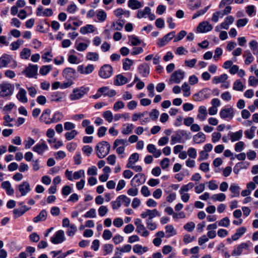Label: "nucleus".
<instances>
[{
  "label": "nucleus",
  "instance_id": "nucleus-1",
  "mask_svg": "<svg viewBox=\"0 0 258 258\" xmlns=\"http://www.w3.org/2000/svg\"><path fill=\"white\" fill-rule=\"evenodd\" d=\"M15 90V85L7 82L0 84V97H9L11 96Z\"/></svg>",
  "mask_w": 258,
  "mask_h": 258
},
{
  "label": "nucleus",
  "instance_id": "nucleus-2",
  "mask_svg": "<svg viewBox=\"0 0 258 258\" xmlns=\"http://www.w3.org/2000/svg\"><path fill=\"white\" fill-rule=\"evenodd\" d=\"M219 114L222 119L227 121H230L234 117V109L232 107H225L221 109Z\"/></svg>",
  "mask_w": 258,
  "mask_h": 258
},
{
  "label": "nucleus",
  "instance_id": "nucleus-3",
  "mask_svg": "<svg viewBox=\"0 0 258 258\" xmlns=\"http://www.w3.org/2000/svg\"><path fill=\"white\" fill-rule=\"evenodd\" d=\"M110 145L106 141H103L98 144V157L101 158L106 156L109 152Z\"/></svg>",
  "mask_w": 258,
  "mask_h": 258
},
{
  "label": "nucleus",
  "instance_id": "nucleus-4",
  "mask_svg": "<svg viewBox=\"0 0 258 258\" xmlns=\"http://www.w3.org/2000/svg\"><path fill=\"white\" fill-rule=\"evenodd\" d=\"M12 61L13 62V64L11 66V67L12 68H16L17 66V62L13 59L12 56L7 54H4L0 57V69L6 67Z\"/></svg>",
  "mask_w": 258,
  "mask_h": 258
},
{
  "label": "nucleus",
  "instance_id": "nucleus-5",
  "mask_svg": "<svg viewBox=\"0 0 258 258\" xmlns=\"http://www.w3.org/2000/svg\"><path fill=\"white\" fill-rule=\"evenodd\" d=\"M184 77V72L181 70H178L174 72L171 75L169 79L170 84H179L183 79Z\"/></svg>",
  "mask_w": 258,
  "mask_h": 258
},
{
  "label": "nucleus",
  "instance_id": "nucleus-6",
  "mask_svg": "<svg viewBox=\"0 0 258 258\" xmlns=\"http://www.w3.org/2000/svg\"><path fill=\"white\" fill-rule=\"evenodd\" d=\"M113 73L112 67L109 64H104L100 69L99 75L102 78L107 79L111 76Z\"/></svg>",
  "mask_w": 258,
  "mask_h": 258
},
{
  "label": "nucleus",
  "instance_id": "nucleus-7",
  "mask_svg": "<svg viewBox=\"0 0 258 258\" xmlns=\"http://www.w3.org/2000/svg\"><path fill=\"white\" fill-rule=\"evenodd\" d=\"M38 67L37 65L29 64L22 72L28 78H36L37 75Z\"/></svg>",
  "mask_w": 258,
  "mask_h": 258
},
{
  "label": "nucleus",
  "instance_id": "nucleus-8",
  "mask_svg": "<svg viewBox=\"0 0 258 258\" xmlns=\"http://www.w3.org/2000/svg\"><path fill=\"white\" fill-rule=\"evenodd\" d=\"M86 92V90L83 87L75 89L69 96L71 100H76L81 98Z\"/></svg>",
  "mask_w": 258,
  "mask_h": 258
},
{
  "label": "nucleus",
  "instance_id": "nucleus-9",
  "mask_svg": "<svg viewBox=\"0 0 258 258\" xmlns=\"http://www.w3.org/2000/svg\"><path fill=\"white\" fill-rule=\"evenodd\" d=\"M64 233L62 230H59L56 232L54 235L50 239L51 242L54 244L61 243L64 241Z\"/></svg>",
  "mask_w": 258,
  "mask_h": 258
},
{
  "label": "nucleus",
  "instance_id": "nucleus-10",
  "mask_svg": "<svg viewBox=\"0 0 258 258\" xmlns=\"http://www.w3.org/2000/svg\"><path fill=\"white\" fill-rule=\"evenodd\" d=\"M116 93L114 90L110 89L108 87H103L98 90V98L101 95L112 97L116 95Z\"/></svg>",
  "mask_w": 258,
  "mask_h": 258
},
{
  "label": "nucleus",
  "instance_id": "nucleus-11",
  "mask_svg": "<svg viewBox=\"0 0 258 258\" xmlns=\"http://www.w3.org/2000/svg\"><path fill=\"white\" fill-rule=\"evenodd\" d=\"M48 147L46 142L44 141H42L35 145L33 147L32 150L34 152H36L39 155H42L44 152L48 149Z\"/></svg>",
  "mask_w": 258,
  "mask_h": 258
},
{
  "label": "nucleus",
  "instance_id": "nucleus-12",
  "mask_svg": "<svg viewBox=\"0 0 258 258\" xmlns=\"http://www.w3.org/2000/svg\"><path fill=\"white\" fill-rule=\"evenodd\" d=\"M76 75L75 70L71 68L65 69L62 72L63 77L68 80L73 81L76 78Z\"/></svg>",
  "mask_w": 258,
  "mask_h": 258
},
{
  "label": "nucleus",
  "instance_id": "nucleus-13",
  "mask_svg": "<svg viewBox=\"0 0 258 258\" xmlns=\"http://www.w3.org/2000/svg\"><path fill=\"white\" fill-rule=\"evenodd\" d=\"M186 134V132L184 130L177 131L174 135L172 136L171 139V144L174 145L177 143H181L182 137Z\"/></svg>",
  "mask_w": 258,
  "mask_h": 258
},
{
  "label": "nucleus",
  "instance_id": "nucleus-14",
  "mask_svg": "<svg viewBox=\"0 0 258 258\" xmlns=\"http://www.w3.org/2000/svg\"><path fill=\"white\" fill-rule=\"evenodd\" d=\"M95 68L93 64H89L86 66L80 65L77 68V71L81 74L88 75L91 73Z\"/></svg>",
  "mask_w": 258,
  "mask_h": 258
},
{
  "label": "nucleus",
  "instance_id": "nucleus-15",
  "mask_svg": "<svg viewBox=\"0 0 258 258\" xmlns=\"http://www.w3.org/2000/svg\"><path fill=\"white\" fill-rule=\"evenodd\" d=\"M18 187L22 196H26L31 190L30 185L27 181L23 182L18 185Z\"/></svg>",
  "mask_w": 258,
  "mask_h": 258
},
{
  "label": "nucleus",
  "instance_id": "nucleus-16",
  "mask_svg": "<svg viewBox=\"0 0 258 258\" xmlns=\"http://www.w3.org/2000/svg\"><path fill=\"white\" fill-rule=\"evenodd\" d=\"M213 29L212 26L207 21L200 23L197 27V31L200 33L209 32Z\"/></svg>",
  "mask_w": 258,
  "mask_h": 258
},
{
  "label": "nucleus",
  "instance_id": "nucleus-17",
  "mask_svg": "<svg viewBox=\"0 0 258 258\" xmlns=\"http://www.w3.org/2000/svg\"><path fill=\"white\" fill-rule=\"evenodd\" d=\"M249 245L247 243H242L238 245L232 252V256L240 255L244 250L248 249Z\"/></svg>",
  "mask_w": 258,
  "mask_h": 258
},
{
  "label": "nucleus",
  "instance_id": "nucleus-18",
  "mask_svg": "<svg viewBox=\"0 0 258 258\" xmlns=\"http://www.w3.org/2000/svg\"><path fill=\"white\" fill-rule=\"evenodd\" d=\"M145 181V176L143 174H136L131 180V184L136 186L143 184Z\"/></svg>",
  "mask_w": 258,
  "mask_h": 258
},
{
  "label": "nucleus",
  "instance_id": "nucleus-19",
  "mask_svg": "<svg viewBox=\"0 0 258 258\" xmlns=\"http://www.w3.org/2000/svg\"><path fill=\"white\" fill-rule=\"evenodd\" d=\"M51 112L49 109H45L40 117V121L44 122L46 124H51V118L49 117Z\"/></svg>",
  "mask_w": 258,
  "mask_h": 258
},
{
  "label": "nucleus",
  "instance_id": "nucleus-20",
  "mask_svg": "<svg viewBox=\"0 0 258 258\" xmlns=\"http://www.w3.org/2000/svg\"><path fill=\"white\" fill-rule=\"evenodd\" d=\"M17 98L22 103H26L28 102L26 91L23 88H19V91L16 95Z\"/></svg>",
  "mask_w": 258,
  "mask_h": 258
},
{
  "label": "nucleus",
  "instance_id": "nucleus-21",
  "mask_svg": "<svg viewBox=\"0 0 258 258\" xmlns=\"http://www.w3.org/2000/svg\"><path fill=\"white\" fill-rule=\"evenodd\" d=\"M30 209V208L27 207L26 206H22L20 208L15 209L13 211L14 218H17L20 217Z\"/></svg>",
  "mask_w": 258,
  "mask_h": 258
},
{
  "label": "nucleus",
  "instance_id": "nucleus-22",
  "mask_svg": "<svg viewBox=\"0 0 258 258\" xmlns=\"http://www.w3.org/2000/svg\"><path fill=\"white\" fill-rule=\"evenodd\" d=\"M240 187L236 183L231 184L229 190L231 192V198L238 197L240 194Z\"/></svg>",
  "mask_w": 258,
  "mask_h": 258
},
{
  "label": "nucleus",
  "instance_id": "nucleus-23",
  "mask_svg": "<svg viewBox=\"0 0 258 258\" xmlns=\"http://www.w3.org/2000/svg\"><path fill=\"white\" fill-rule=\"evenodd\" d=\"M138 70L143 77H146L150 73V68L147 64H142L138 67Z\"/></svg>",
  "mask_w": 258,
  "mask_h": 258
},
{
  "label": "nucleus",
  "instance_id": "nucleus-24",
  "mask_svg": "<svg viewBox=\"0 0 258 258\" xmlns=\"http://www.w3.org/2000/svg\"><path fill=\"white\" fill-rule=\"evenodd\" d=\"M127 82V79L121 74H119L115 77L114 80V84L116 86H121Z\"/></svg>",
  "mask_w": 258,
  "mask_h": 258
},
{
  "label": "nucleus",
  "instance_id": "nucleus-25",
  "mask_svg": "<svg viewBox=\"0 0 258 258\" xmlns=\"http://www.w3.org/2000/svg\"><path fill=\"white\" fill-rule=\"evenodd\" d=\"M199 114L197 115V118L200 119L201 121L204 120L207 115V108L204 106H201L199 108Z\"/></svg>",
  "mask_w": 258,
  "mask_h": 258
},
{
  "label": "nucleus",
  "instance_id": "nucleus-26",
  "mask_svg": "<svg viewBox=\"0 0 258 258\" xmlns=\"http://www.w3.org/2000/svg\"><path fill=\"white\" fill-rule=\"evenodd\" d=\"M243 132L240 130L235 133H230L228 135L232 142L239 141L242 137Z\"/></svg>",
  "mask_w": 258,
  "mask_h": 258
},
{
  "label": "nucleus",
  "instance_id": "nucleus-27",
  "mask_svg": "<svg viewBox=\"0 0 258 258\" xmlns=\"http://www.w3.org/2000/svg\"><path fill=\"white\" fill-rule=\"evenodd\" d=\"M47 216V211L45 210H42L38 216L33 218V221L35 223L44 221L46 219Z\"/></svg>",
  "mask_w": 258,
  "mask_h": 258
},
{
  "label": "nucleus",
  "instance_id": "nucleus-28",
  "mask_svg": "<svg viewBox=\"0 0 258 258\" xmlns=\"http://www.w3.org/2000/svg\"><path fill=\"white\" fill-rule=\"evenodd\" d=\"M206 137L205 135L202 133L200 132L195 135L193 137V141L195 143L201 144L205 142Z\"/></svg>",
  "mask_w": 258,
  "mask_h": 258
},
{
  "label": "nucleus",
  "instance_id": "nucleus-29",
  "mask_svg": "<svg viewBox=\"0 0 258 258\" xmlns=\"http://www.w3.org/2000/svg\"><path fill=\"white\" fill-rule=\"evenodd\" d=\"M1 186L6 190L8 195H12L14 192V190L12 188L10 182L9 181H4L2 183Z\"/></svg>",
  "mask_w": 258,
  "mask_h": 258
},
{
  "label": "nucleus",
  "instance_id": "nucleus-30",
  "mask_svg": "<svg viewBox=\"0 0 258 258\" xmlns=\"http://www.w3.org/2000/svg\"><path fill=\"white\" fill-rule=\"evenodd\" d=\"M148 250V248L147 247H143L140 244H136L133 246V251L138 255H141L143 253L147 252Z\"/></svg>",
  "mask_w": 258,
  "mask_h": 258
},
{
  "label": "nucleus",
  "instance_id": "nucleus-31",
  "mask_svg": "<svg viewBox=\"0 0 258 258\" xmlns=\"http://www.w3.org/2000/svg\"><path fill=\"white\" fill-rule=\"evenodd\" d=\"M127 5L132 10L139 9L143 7L142 3L137 0H129Z\"/></svg>",
  "mask_w": 258,
  "mask_h": 258
},
{
  "label": "nucleus",
  "instance_id": "nucleus-32",
  "mask_svg": "<svg viewBox=\"0 0 258 258\" xmlns=\"http://www.w3.org/2000/svg\"><path fill=\"white\" fill-rule=\"evenodd\" d=\"M139 159V155L137 153H135L132 154L128 161V163L126 164V167H132V165L138 161Z\"/></svg>",
  "mask_w": 258,
  "mask_h": 258
},
{
  "label": "nucleus",
  "instance_id": "nucleus-33",
  "mask_svg": "<svg viewBox=\"0 0 258 258\" xmlns=\"http://www.w3.org/2000/svg\"><path fill=\"white\" fill-rule=\"evenodd\" d=\"M116 249L117 251L115 252V254L118 253L121 254L124 252H129L132 249V245L128 244H125L122 247H117Z\"/></svg>",
  "mask_w": 258,
  "mask_h": 258
},
{
  "label": "nucleus",
  "instance_id": "nucleus-34",
  "mask_svg": "<svg viewBox=\"0 0 258 258\" xmlns=\"http://www.w3.org/2000/svg\"><path fill=\"white\" fill-rule=\"evenodd\" d=\"M136 231L143 237H147L149 235V232L146 229L144 225L136 227Z\"/></svg>",
  "mask_w": 258,
  "mask_h": 258
},
{
  "label": "nucleus",
  "instance_id": "nucleus-35",
  "mask_svg": "<svg viewBox=\"0 0 258 258\" xmlns=\"http://www.w3.org/2000/svg\"><path fill=\"white\" fill-rule=\"evenodd\" d=\"M62 98L63 94L58 92L53 93L50 96L51 101L53 102H60Z\"/></svg>",
  "mask_w": 258,
  "mask_h": 258
},
{
  "label": "nucleus",
  "instance_id": "nucleus-36",
  "mask_svg": "<svg viewBox=\"0 0 258 258\" xmlns=\"http://www.w3.org/2000/svg\"><path fill=\"white\" fill-rule=\"evenodd\" d=\"M151 9L148 7H146L143 10H139L137 15V17L139 19L144 18L146 15L150 14Z\"/></svg>",
  "mask_w": 258,
  "mask_h": 258
},
{
  "label": "nucleus",
  "instance_id": "nucleus-37",
  "mask_svg": "<svg viewBox=\"0 0 258 258\" xmlns=\"http://www.w3.org/2000/svg\"><path fill=\"white\" fill-rule=\"evenodd\" d=\"M63 117V114L59 111H57L54 113L51 118V123L57 122L62 119Z\"/></svg>",
  "mask_w": 258,
  "mask_h": 258
},
{
  "label": "nucleus",
  "instance_id": "nucleus-38",
  "mask_svg": "<svg viewBox=\"0 0 258 258\" xmlns=\"http://www.w3.org/2000/svg\"><path fill=\"white\" fill-rule=\"evenodd\" d=\"M228 79V76L226 74H222L220 76L215 77L213 80V82L215 84L224 82Z\"/></svg>",
  "mask_w": 258,
  "mask_h": 258
},
{
  "label": "nucleus",
  "instance_id": "nucleus-39",
  "mask_svg": "<svg viewBox=\"0 0 258 258\" xmlns=\"http://www.w3.org/2000/svg\"><path fill=\"white\" fill-rule=\"evenodd\" d=\"M95 31L94 27L92 25H87L85 27H82L80 29V32L83 34L88 33H91Z\"/></svg>",
  "mask_w": 258,
  "mask_h": 258
},
{
  "label": "nucleus",
  "instance_id": "nucleus-40",
  "mask_svg": "<svg viewBox=\"0 0 258 258\" xmlns=\"http://www.w3.org/2000/svg\"><path fill=\"white\" fill-rule=\"evenodd\" d=\"M124 22L121 20H118L116 22H113L111 27L114 28V30H121L123 28Z\"/></svg>",
  "mask_w": 258,
  "mask_h": 258
},
{
  "label": "nucleus",
  "instance_id": "nucleus-41",
  "mask_svg": "<svg viewBox=\"0 0 258 258\" xmlns=\"http://www.w3.org/2000/svg\"><path fill=\"white\" fill-rule=\"evenodd\" d=\"M166 237H169L175 235L176 234V231L172 225H167L165 227Z\"/></svg>",
  "mask_w": 258,
  "mask_h": 258
},
{
  "label": "nucleus",
  "instance_id": "nucleus-42",
  "mask_svg": "<svg viewBox=\"0 0 258 258\" xmlns=\"http://www.w3.org/2000/svg\"><path fill=\"white\" fill-rule=\"evenodd\" d=\"M212 200L214 201L223 202L226 199V196L223 193H220L218 194H214L211 197Z\"/></svg>",
  "mask_w": 258,
  "mask_h": 258
},
{
  "label": "nucleus",
  "instance_id": "nucleus-43",
  "mask_svg": "<svg viewBox=\"0 0 258 258\" xmlns=\"http://www.w3.org/2000/svg\"><path fill=\"white\" fill-rule=\"evenodd\" d=\"M113 246L111 244H105L102 246V250L104 252V255H107L112 253Z\"/></svg>",
  "mask_w": 258,
  "mask_h": 258
},
{
  "label": "nucleus",
  "instance_id": "nucleus-44",
  "mask_svg": "<svg viewBox=\"0 0 258 258\" xmlns=\"http://www.w3.org/2000/svg\"><path fill=\"white\" fill-rule=\"evenodd\" d=\"M126 125L125 127H123L122 129L121 133L123 135H128L131 134L133 132L134 128V125L133 124L128 123L127 124H124L123 126Z\"/></svg>",
  "mask_w": 258,
  "mask_h": 258
},
{
  "label": "nucleus",
  "instance_id": "nucleus-45",
  "mask_svg": "<svg viewBox=\"0 0 258 258\" xmlns=\"http://www.w3.org/2000/svg\"><path fill=\"white\" fill-rule=\"evenodd\" d=\"M233 89L236 91H242L244 86L239 80H237L233 83Z\"/></svg>",
  "mask_w": 258,
  "mask_h": 258
},
{
  "label": "nucleus",
  "instance_id": "nucleus-46",
  "mask_svg": "<svg viewBox=\"0 0 258 258\" xmlns=\"http://www.w3.org/2000/svg\"><path fill=\"white\" fill-rule=\"evenodd\" d=\"M128 40L133 46H137L141 43V41L135 35L128 36Z\"/></svg>",
  "mask_w": 258,
  "mask_h": 258
},
{
  "label": "nucleus",
  "instance_id": "nucleus-47",
  "mask_svg": "<svg viewBox=\"0 0 258 258\" xmlns=\"http://www.w3.org/2000/svg\"><path fill=\"white\" fill-rule=\"evenodd\" d=\"M249 46L254 54H258V42L255 40H251L249 42Z\"/></svg>",
  "mask_w": 258,
  "mask_h": 258
},
{
  "label": "nucleus",
  "instance_id": "nucleus-48",
  "mask_svg": "<svg viewBox=\"0 0 258 258\" xmlns=\"http://www.w3.org/2000/svg\"><path fill=\"white\" fill-rule=\"evenodd\" d=\"M148 212L149 213V218L148 220H151L156 216H160V213L156 209L153 210L148 209Z\"/></svg>",
  "mask_w": 258,
  "mask_h": 258
},
{
  "label": "nucleus",
  "instance_id": "nucleus-49",
  "mask_svg": "<svg viewBox=\"0 0 258 258\" xmlns=\"http://www.w3.org/2000/svg\"><path fill=\"white\" fill-rule=\"evenodd\" d=\"M133 64V60L129 58H125L123 61V69L125 71H127L130 69L131 67Z\"/></svg>",
  "mask_w": 258,
  "mask_h": 258
},
{
  "label": "nucleus",
  "instance_id": "nucleus-50",
  "mask_svg": "<svg viewBox=\"0 0 258 258\" xmlns=\"http://www.w3.org/2000/svg\"><path fill=\"white\" fill-rule=\"evenodd\" d=\"M194 186V184L192 182H189L188 184L183 185L179 190L180 194L187 192L189 190L192 188Z\"/></svg>",
  "mask_w": 258,
  "mask_h": 258
},
{
  "label": "nucleus",
  "instance_id": "nucleus-51",
  "mask_svg": "<svg viewBox=\"0 0 258 258\" xmlns=\"http://www.w3.org/2000/svg\"><path fill=\"white\" fill-rule=\"evenodd\" d=\"M4 122L3 124L6 126L12 127L13 124L11 122L13 121L14 119L11 118L8 114L6 115L4 117Z\"/></svg>",
  "mask_w": 258,
  "mask_h": 258
},
{
  "label": "nucleus",
  "instance_id": "nucleus-52",
  "mask_svg": "<svg viewBox=\"0 0 258 258\" xmlns=\"http://www.w3.org/2000/svg\"><path fill=\"white\" fill-rule=\"evenodd\" d=\"M31 55V50L30 49L25 48L23 49L20 53L21 57L23 59H28Z\"/></svg>",
  "mask_w": 258,
  "mask_h": 258
},
{
  "label": "nucleus",
  "instance_id": "nucleus-53",
  "mask_svg": "<svg viewBox=\"0 0 258 258\" xmlns=\"http://www.w3.org/2000/svg\"><path fill=\"white\" fill-rule=\"evenodd\" d=\"M182 89L183 92V95L185 97H188L190 95V87L188 84L184 82L182 85Z\"/></svg>",
  "mask_w": 258,
  "mask_h": 258
},
{
  "label": "nucleus",
  "instance_id": "nucleus-54",
  "mask_svg": "<svg viewBox=\"0 0 258 258\" xmlns=\"http://www.w3.org/2000/svg\"><path fill=\"white\" fill-rule=\"evenodd\" d=\"M103 117L108 122H111L113 119L112 113L109 110L104 112L103 113Z\"/></svg>",
  "mask_w": 258,
  "mask_h": 258
},
{
  "label": "nucleus",
  "instance_id": "nucleus-55",
  "mask_svg": "<svg viewBox=\"0 0 258 258\" xmlns=\"http://www.w3.org/2000/svg\"><path fill=\"white\" fill-rule=\"evenodd\" d=\"M52 69V67L50 65L43 66L40 68L39 73L42 75H47Z\"/></svg>",
  "mask_w": 258,
  "mask_h": 258
},
{
  "label": "nucleus",
  "instance_id": "nucleus-56",
  "mask_svg": "<svg viewBox=\"0 0 258 258\" xmlns=\"http://www.w3.org/2000/svg\"><path fill=\"white\" fill-rule=\"evenodd\" d=\"M128 144L126 140L123 139H116L114 142L113 148L115 149L120 145L126 146Z\"/></svg>",
  "mask_w": 258,
  "mask_h": 258
},
{
  "label": "nucleus",
  "instance_id": "nucleus-57",
  "mask_svg": "<svg viewBox=\"0 0 258 258\" xmlns=\"http://www.w3.org/2000/svg\"><path fill=\"white\" fill-rule=\"evenodd\" d=\"M107 18L106 12L101 10L98 11V20L101 22H104Z\"/></svg>",
  "mask_w": 258,
  "mask_h": 258
},
{
  "label": "nucleus",
  "instance_id": "nucleus-58",
  "mask_svg": "<svg viewBox=\"0 0 258 258\" xmlns=\"http://www.w3.org/2000/svg\"><path fill=\"white\" fill-rule=\"evenodd\" d=\"M24 41L21 40H18L17 41L12 42L11 44V49L12 50H17L20 47L21 45L23 43Z\"/></svg>",
  "mask_w": 258,
  "mask_h": 258
},
{
  "label": "nucleus",
  "instance_id": "nucleus-59",
  "mask_svg": "<svg viewBox=\"0 0 258 258\" xmlns=\"http://www.w3.org/2000/svg\"><path fill=\"white\" fill-rule=\"evenodd\" d=\"M77 134L78 132L76 130H72L70 132L66 133L65 137L67 140L70 141L73 139Z\"/></svg>",
  "mask_w": 258,
  "mask_h": 258
},
{
  "label": "nucleus",
  "instance_id": "nucleus-60",
  "mask_svg": "<svg viewBox=\"0 0 258 258\" xmlns=\"http://www.w3.org/2000/svg\"><path fill=\"white\" fill-rule=\"evenodd\" d=\"M88 45L83 42H80L79 43H76L75 47L77 50L80 51H83L87 49Z\"/></svg>",
  "mask_w": 258,
  "mask_h": 258
},
{
  "label": "nucleus",
  "instance_id": "nucleus-61",
  "mask_svg": "<svg viewBox=\"0 0 258 258\" xmlns=\"http://www.w3.org/2000/svg\"><path fill=\"white\" fill-rule=\"evenodd\" d=\"M82 177H85V171L84 170L81 169L76 171L73 174V179L78 180Z\"/></svg>",
  "mask_w": 258,
  "mask_h": 258
},
{
  "label": "nucleus",
  "instance_id": "nucleus-62",
  "mask_svg": "<svg viewBox=\"0 0 258 258\" xmlns=\"http://www.w3.org/2000/svg\"><path fill=\"white\" fill-rule=\"evenodd\" d=\"M52 57L51 51H47L43 54L42 59H44L45 62H50L51 61Z\"/></svg>",
  "mask_w": 258,
  "mask_h": 258
},
{
  "label": "nucleus",
  "instance_id": "nucleus-63",
  "mask_svg": "<svg viewBox=\"0 0 258 258\" xmlns=\"http://www.w3.org/2000/svg\"><path fill=\"white\" fill-rule=\"evenodd\" d=\"M118 199L124 203L125 206L127 207L131 203V199L125 195H121L118 197Z\"/></svg>",
  "mask_w": 258,
  "mask_h": 258
},
{
  "label": "nucleus",
  "instance_id": "nucleus-64",
  "mask_svg": "<svg viewBox=\"0 0 258 258\" xmlns=\"http://www.w3.org/2000/svg\"><path fill=\"white\" fill-rule=\"evenodd\" d=\"M169 41V39L165 35L163 38L158 39L157 45L159 47H162L167 44Z\"/></svg>",
  "mask_w": 258,
  "mask_h": 258
}]
</instances>
